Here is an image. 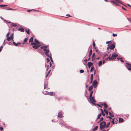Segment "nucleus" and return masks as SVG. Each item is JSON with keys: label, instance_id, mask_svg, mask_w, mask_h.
<instances>
[{"label": "nucleus", "instance_id": "obj_38", "mask_svg": "<svg viewBox=\"0 0 131 131\" xmlns=\"http://www.w3.org/2000/svg\"><path fill=\"white\" fill-rule=\"evenodd\" d=\"M93 47H94V49H95V43L94 42V41H93Z\"/></svg>", "mask_w": 131, "mask_h": 131}, {"label": "nucleus", "instance_id": "obj_4", "mask_svg": "<svg viewBox=\"0 0 131 131\" xmlns=\"http://www.w3.org/2000/svg\"><path fill=\"white\" fill-rule=\"evenodd\" d=\"M43 51H45V53L47 56L48 57L50 56L48 54L49 52V51L48 50L46 49H43Z\"/></svg>", "mask_w": 131, "mask_h": 131}, {"label": "nucleus", "instance_id": "obj_16", "mask_svg": "<svg viewBox=\"0 0 131 131\" xmlns=\"http://www.w3.org/2000/svg\"><path fill=\"white\" fill-rule=\"evenodd\" d=\"M48 95H52L53 94V92H48Z\"/></svg>", "mask_w": 131, "mask_h": 131}, {"label": "nucleus", "instance_id": "obj_39", "mask_svg": "<svg viewBox=\"0 0 131 131\" xmlns=\"http://www.w3.org/2000/svg\"><path fill=\"white\" fill-rule=\"evenodd\" d=\"M80 73H83L84 72V71L83 70H80Z\"/></svg>", "mask_w": 131, "mask_h": 131}, {"label": "nucleus", "instance_id": "obj_45", "mask_svg": "<svg viewBox=\"0 0 131 131\" xmlns=\"http://www.w3.org/2000/svg\"><path fill=\"white\" fill-rule=\"evenodd\" d=\"M9 32H8L7 34L6 35V37H8V36H9Z\"/></svg>", "mask_w": 131, "mask_h": 131}, {"label": "nucleus", "instance_id": "obj_31", "mask_svg": "<svg viewBox=\"0 0 131 131\" xmlns=\"http://www.w3.org/2000/svg\"><path fill=\"white\" fill-rule=\"evenodd\" d=\"M104 111L105 112V113L107 115H108V112L107 111V110H106L105 109H104Z\"/></svg>", "mask_w": 131, "mask_h": 131}, {"label": "nucleus", "instance_id": "obj_7", "mask_svg": "<svg viewBox=\"0 0 131 131\" xmlns=\"http://www.w3.org/2000/svg\"><path fill=\"white\" fill-rule=\"evenodd\" d=\"M93 63L91 62H89L88 63V65L89 68H90L91 67Z\"/></svg>", "mask_w": 131, "mask_h": 131}, {"label": "nucleus", "instance_id": "obj_58", "mask_svg": "<svg viewBox=\"0 0 131 131\" xmlns=\"http://www.w3.org/2000/svg\"><path fill=\"white\" fill-rule=\"evenodd\" d=\"M49 63H50V67H51V65H52V64L51 63V62H50Z\"/></svg>", "mask_w": 131, "mask_h": 131}, {"label": "nucleus", "instance_id": "obj_61", "mask_svg": "<svg viewBox=\"0 0 131 131\" xmlns=\"http://www.w3.org/2000/svg\"><path fill=\"white\" fill-rule=\"evenodd\" d=\"M122 8L123 9L125 10H126V9L125 8H124L123 7H122Z\"/></svg>", "mask_w": 131, "mask_h": 131}, {"label": "nucleus", "instance_id": "obj_6", "mask_svg": "<svg viewBox=\"0 0 131 131\" xmlns=\"http://www.w3.org/2000/svg\"><path fill=\"white\" fill-rule=\"evenodd\" d=\"M97 82L96 80H94L92 83V85L94 86V88H95L96 87L97 85Z\"/></svg>", "mask_w": 131, "mask_h": 131}, {"label": "nucleus", "instance_id": "obj_50", "mask_svg": "<svg viewBox=\"0 0 131 131\" xmlns=\"http://www.w3.org/2000/svg\"><path fill=\"white\" fill-rule=\"evenodd\" d=\"M27 38L25 39L24 40V41L25 42H26L27 41Z\"/></svg>", "mask_w": 131, "mask_h": 131}, {"label": "nucleus", "instance_id": "obj_35", "mask_svg": "<svg viewBox=\"0 0 131 131\" xmlns=\"http://www.w3.org/2000/svg\"><path fill=\"white\" fill-rule=\"evenodd\" d=\"M47 86V84H45L44 85V89H46Z\"/></svg>", "mask_w": 131, "mask_h": 131}, {"label": "nucleus", "instance_id": "obj_11", "mask_svg": "<svg viewBox=\"0 0 131 131\" xmlns=\"http://www.w3.org/2000/svg\"><path fill=\"white\" fill-rule=\"evenodd\" d=\"M35 43H36V44L39 45L40 43L39 42L37 39H35Z\"/></svg>", "mask_w": 131, "mask_h": 131}, {"label": "nucleus", "instance_id": "obj_41", "mask_svg": "<svg viewBox=\"0 0 131 131\" xmlns=\"http://www.w3.org/2000/svg\"><path fill=\"white\" fill-rule=\"evenodd\" d=\"M110 122H109L108 123H107V125H106V127H108L110 125Z\"/></svg>", "mask_w": 131, "mask_h": 131}, {"label": "nucleus", "instance_id": "obj_37", "mask_svg": "<svg viewBox=\"0 0 131 131\" xmlns=\"http://www.w3.org/2000/svg\"><path fill=\"white\" fill-rule=\"evenodd\" d=\"M7 9H8V10H16L15 9H12V8H8Z\"/></svg>", "mask_w": 131, "mask_h": 131}, {"label": "nucleus", "instance_id": "obj_24", "mask_svg": "<svg viewBox=\"0 0 131 131\" xmlns=\"http://www.w3.org/2000/svg\"><path fill=\"white\" fill-rule=\"evenodd\" d=\"M25 31L27 34H29V29H26Z\"/></svg>", "mask_w": 131, "mask_h": 131}, {"label": "nucleus", "instance_id": "obj_33", "mask_svg": "<svg viewBox=\"0 0 131 131\" xmlns=\"http://www.w3.org/2000/svg\"><path fill=\"white\" fill-rule=\"evenodd\" d=\"M101 116V114L100 113L97 116V119H98Z\"/></svg>", "mask_w": 131, "mask_h": 131}, {"label": "nucleus", "instance_id": "obj_57", "mask_svg": "<svg viewBox=\"0 0 131 131\" xmlns=\"http://www.w3.org/2000/svg\"><path fill=\"white\" fill-rule=\"evenodd\" d=\"M111 42V41H107L106 42V43H108V42Z\"/></svg>", "mask_w": 131, "mask_h": 131}, {"label": "nucleus", "instance_id": "obj_43", "mask_svg": "<svg viewBox=\"0 0 131 131\" xmlns=\"http://www.w3.org/2000/svg\"><path fill=\"white\" fill-rule=\"evenodd\" d=\"M31 45H33V46L35 45L36 44V43H35V42H34L31 43Z\"/></svg>", "mask_w": 131, "mask_h": 131}, {"label": "nucleus", "instance_id": "obj_54", "mask_svg": "<svg viewBox=\"0 0 131 131\" xmlns=\"http://www.w3.org/2000/svg\"><path fill=\"white\" fill-rule=\"evenodd\" d=\"M107 117L109 118L110 119H112V118L110 116H107Z\"/></svg>", "mask_w": 131, "mask_h": 131}, {"label": "nucleus", "instance_id": "obj_52", "mask_svg": "<svg viewBox=\"0 0 131 131\" xmlns=\"http://www.w3.org/2000/svg\"><path fill=\"white\" fill-rule=\"evenodd\" d=\"M49 68V66L48 65L47 66V68L46 69L47 71L48 70V69Z\"/></svg>", "mask_w": 131, "mask_h": 131}, {"label": "nucleus", "instance_id": "obj_59", "mask_svg": "<svg viewBox=\"0 0 131 131\" xmlns=\"http://www.w3.org/2000/svg\"><path fill=\"white\" fill-rule=\"evenodd\" d=\"M48 92H46V93H45V95H48Z\"/></svg>", "mask_w": 131, "mask_h": 131}, {"label": "nucleus", "instance_id": "obj_8", "mask_svg": "<svg viewBox=\"0 0 131 131\" xmlns=\"http://www.w3.org/2000/svg\"><path fill=\"white\" fill-rule=\"evenodd\" d=\"M115 47V45L114 44H112L110 47V49L111 50L113 49Z\"/></svg>", "mask_w": 131, "mask_h": 131}, {"label": "nucleus", "instance_id": "obj_29", "mask_svg": "<svg viewBox=\"0 0 131 131\" xmlns=\"http://www.w3.org/2000/svg\"><path fill=\"white\" fill-rule=\"evenodd\" d=\"M50 71H51V70H50L47 73V74L46 76V77H47V76L48 75H49V74L50 73Z\"/></svg>", "mask_w": 131, "mask_h": 131}, {"label": "nucleus", "instance_id": "obj_13", "mask_svg": "<svg viewBox=\"0 0 131 131\" xmlns=\"http://www.w3.org/2000/svg\"><path fill=\"white\" fill-rule=\"evenodd\" d=\"M47 46H41L40 47V48L41 49H46L47 48Z\"/></svg>", "mask_w": 131, "mask_h": 131}, {"label": "nucleus", "instance_id": "obj_32", "mask_svg": "<svg viewBox=\"0 0 131 131\" xmlns=\"http://www.w3.org/2000/svg\"><path fill=\"white\" fill-rule=\"evenodd\" d=\"M93 79V74H92L91 75V81H92Z\"/></svg>", "mask_w": 131, "mask_h": 131}, {"label": "nucleus", "instance_id": "obj_63", "mask_svg": "<svg viewBox=\"0 0 131 131\" xmlns=\"http://www.w3.org/2000/svg\"><path fill=\"white\" fill-rule=\"evenodd\" d=\"M3 45L2 46H1L0 47V48H1L2 49V48H3Z\"/></svg>", "mask_w": 131, "mask_h": 131}, {"label": "nucleus", "instance_id": "obj_14", "mask_svg": "<svg viewBox=\"0 0 131 131\" xmlns=\"http://www.w3.org/2000/svg\"><path fill=\"white\" fill-rule=\"evenodd\" d=\"M18 30L19 31L21 32H23L24 31V29L22 28H19L18 29Z\"/></svg>", "mask_w": 131, "mask_h": 131}, {"label": "nucleus", "instance_id": "obj_12", "mask_svg": "<svg viewBox=\"0 0 131 131\" xmlns=\"http://www.w3.org/2000/svg\"><path fill=\"white\" fill-rule=\"evenodd\" d=\"M58 117L60 118L63 117L61 112H60L58 113Z\"/></svg>", "mask_w": 131, "mask_h": 131}, {"label": "nucleus", "instance_id": "obj_1", "mask_svg": "<svg viewBox=\"0 0 131 131\" xmlns=\"http://www.w3.org/2000/svg\"><path fill=\"white\" fill-rule=\"evenodd\" d=\"M106 125V122L104 121L101 122L100 123V128L101 130L104 128Z\"/></svg>", "mask_w": 131, "mask_h": 131}, {"label": "nucleus", "instance_id": "obj_23", "mask_svg": "<svg viewBox=\"0 0 131 131\" xmlns=\"http://www.w3.org/2000/svg\"><path fill=\"white\" fill-rule=\"evenodd\" d=\"M92 89V86H90L89 89V90L90 91H91Z\"/></svg>", "mask_w": 131, "mask_h": 131}, {"label": "nucleus", "instance_id": "obj_42", "mask_svg": "<svg viewBox=\"0 0 131 131\" xmlns=\"http://www.w3.org/2000/svg\"><path fill=\"white\" fill-rule=\"evenodd\" d=\"M7 5H0V6L3 7V6H7Z\"/></svg>", "mask_w": 131, "mask_h": 131}, {"label": "nucleus", "instance_id": "obj_46", "mask_svg": "<svg viewBox=\"0 0 131 131\" xmlns=\"http://www.w3.org/2000/svg\"><path fill=\"white\" fill-rule=\"evenodd\" d=\"M113 37H115L117 36V35L115 34H113Z\"/></svg>", "mask_w": 131, "mask_h": 131}, {"label": "nucleus", "instance_id": "obj_47", "mask_svg": "<svg viewBox=\"0 0 131 131\" xmlns=\"http://www.w3.org/2000/svg\"><path fill=\"white\" fill-rule=\"evenodd\" d=\"M114 119H112V123L113 124H114Z\"/></svg>", "mask_w": 131, "mask_h": 131}, {"label": "nucleus", "instance_id": "obj_60", "mask_svg": "<svg viewBox=\"0 0 131 131\" xmlns=\"http://www.w3.org/2000/svg\"><path fill=\"white\" fill-rule=\"evenodd\" d=\"M100 110H101V112H102H102H103V110L102 109H100Z\"/></svg>", "mask_w": 131, "mask_h": 131}, {"label": "nucleus", "instance_id": "obj_48", "mask_svg": "<svg viewBox=\"0 0 131 131\" xmlns=\"http://www.w3.org/2000/svg\"><path fill=\"white\" fill-rule=\"evenodd\" d=\"M103 119V117H102L101 118L100 121H101Z\"/></svg>", "mask_w": 131, "mask_h": 131}, {"label": "nucleus", "instance_id": "obj_25", "mask_svg": "<svg viewBox=\"0 0 131 131\" xmlns=\"http://www.w3.org/2000/svg\"><path fill=\"white\" fill-rule=\"evenodd\" d=\"M93 91H92L91 92L90 94V95L89 97H92V94L93 93Z\"/></svg>", "mask_w": 131, "mask_h": 131}, {"label": "nucleus", "instance_id": "obj_3", "mask_svg": "<svg viewBox=\"0 0 131 131\" xmlns=\"http://www.w3.org/2000/svg\"><path fill=\"white\" fill-rule=\"evenodd\" d=\"M90 99V100L91 102L94 105H95V100L93 96L91 97H89Z\"/></svg>", "mask_w": 131, "mask_h": 131}, {"label": "nucleus", "instance_id": "obj_19", "mask_svg": "<svg viewBox=\"0 0 131 131\" xmlns=\"http://www.w3.org/2000/svg\"><path fill=\"white\" fill-rule=\"evenodd\" d=\"M102 61H99V63H98V65L99 66H101L102 64Z\"/></svg>", "mask_w": 131, "mask_h": 131}, {"label": "nucleus", "instance_id": "obj_53", "mask_svg": "<svg viewBox=\"0 0 131 131\" xmlns=\"http://www.w3.org/2000/svg\"><path fill=\"white\" fill-rule=\"evenodd\" d=\"M95 56V54L94 53H93L92 54V58H93V57H94V56Z\"/></svg>", "mask_w": 131, "mask_h": 131}, {"label": "nucleus", "instance_id": "obj_27", "mask_svg": "<svg viewBox=\"0 0 131 131\" xmlns=\"http://www.w3.org/2000/svg\"><path fill=\"white\" fill-rule=\"evenodd\" d=\"M116 1L121 4H122V2L119 0H116Z\"/></svg>", "mask_w": 131, "mask_h": 131}, {"label": "nucleus", "instance_id": "obj_51", "mask_svg": "<svg viewBox=\"0 0 131 131\" xmlns=\"http://www.w3.org/2000/svg\"><path fill=\"white\" fill-rule=\"evenodd\" d=\"M66 16L68 17H71V16L69 14H67Z\"/></svg>", "mask_w": 131, "mask_h": 131}, {"label": "nucleus", "instance_id": "obj_62", "mask_svg": "<svg viewBox=\"0 0 131 131\" xmlns=\"http://www.w3.org/2000/svg\"><path fill=\"white\" fill-rule=\"evenodd\" d=\"M102 115L103 116H104L105 115V114L104 113H103V112H102Z\"/></svg>", "mask_w": 131, "mask_h": 131}, {"label": "nucleus", "instance_id": "obj_28", "mask_svg": "<svg viewBox=\"0 0 131 131\" xmlns=\"http://www.w3.org/2000/svg\"><path fill=\"white\" fill-rule=\"evenodd\" d=\"M104 107L105 108H107L108 106L106 103H104Z\"/></svg>", "mask_w": 131, "mask_h": 131}, {"label": "nucleus", "instance_id": "obj_10", "mask_svg": "<svg viewBox=\"0 0 131 131\" xmlns=\"http://www.w3.org/2000/svg\"><path fill=\"white\" fill-rule=\"evenodd\" d=\"M13 44L15 46H18V44H20V42H17V43H16V42L13 41Z\"/></svg>", "mask_w": 131, "mask_h": 131}, {"label": "nucleus", "instance_id": "obj_34", "mask_svg": "<svg viewBox=\"0 0 131 131\" xmlns=\"http://www.w3.org/2000/svg\"><path fill=\"white\" fill-rule=\"evenodd\" d=\"M94 69V67L93 66H92L91 67V69H90V72H91Z\"/></svg>", "mask_w": 131, "mask_h": 131}, {"label": "nucleus", "instance_id": "obj_18", "mask_svg": "<svg viewBox=\"0 0 131 131\" xmlns=\"http://www.w3.org/2000/svg\"><path fill=\"white\" fill-rule=\"evenodd\" d=\"M98 126H96L95 127V128L93 129L92 130L93 131H95L96 130H97L98 128Z\"/></svg>", "mask_w": 131, "mask_h": 131}, {"label": "nucleus", "instance_id": "obj_5", "mask_svg": "<svg viewBox=\"0 0 131 131\" xmlns=\"http://www.w3.org/2000/svg\"><path fill=\"white\" fill-rule=\"evenodd\" d=\"M126 67L129 70H131V64L126 63Z\"/></svg>", "mask_w": 131, "mask_h": 131}, {"label": "nucleus", "instance_id": "obj_21", "mask_svg": "<svg viewBox=\"0 0 131 131\" xmlns=\"http://www.w3.org/2000/svg\"><path fill=\"white\" fill-rule=\"evenodd\" d=\"M14 34H13L10 37L11 39L13 41V38H14V36H13Z\"/></svg>", "mask_w": 131, "mask_h": 131}, {"label": "nucleus", "instance_id": "obj_26", "mask_svg": "<svg viewBox=\"0 0 131 131\" xmlns=\"http://www.w3.org/2000/svg\"><path fill=\"white\" fill-rule=\"evenodd\" d=\"M12 25L14 27H16L17 26L16 24L15 23H13L12 24Z\"/></svg>", "mask_w": 131, "mask_h": 131}, {"label": "nucleus", "instance_id": "obj_2", "mask_svg": "<svg viewBox=\"0 0 131 131\" xmlns=\"http://www.w3.org/2000/svg\"><path fill=\"white\" fill-rule=\"evenodd\" d=\"M117 56V54L115 53H113L112 54L111 57H110V56L108 57V58H109L110 60L115 59Z\"/></svg>", "mask_w": 131, "mask_h": 131}, {"label": "nucleus", "instance_id": "obj_44", "mask_svg": "<svg viewBox=\"0 0 131 131\" xmlns=\"http://www.w3.org/2000/svg\"><path fill=\"white\" fill-rule=\"evenodd\" d=\"M110 1V2H112V3H113L115 4L116 5H117V4H116V3H115V2H114V1Z\"/></svg>", "mask_w": 131, "mask_h": 131}, {"label": "nucleus", "instance_id": "obj_30", "mask_svg": "<svg viewBox=\"0 0 131 131\" xmlns=\"http://www.w3.org/2000/svg\"><path fill=\"white\" fill-rule=\"evenodd\" d=\"M109 114L110 115L111 117H113L114 116V115L112 114L111 112H109Z\"/></svg>", "mask_w": 131, "mask_h": 131}, {"label": "nucleus", "instance_id": "obj_15", "mask_svg": "<svg viewBox=\"0 0 131 131\" xmlns=\"http://www.w3.org/2000/svg\"><path fill=\"white\" fill-rule=\"evenodd\" d=\"M124 121V120L123 118H119V122H121V123L122 122Z\"/></svg>", "mask_w": 131, "mask_h": 131}, {"label": "nucleus", "instance_id": "obj_9", "mask_svg": "<svg viewBox=\"0 0 131 131\" xmlns=\"http://www.w3.org/2000/svg\"><path fill=\"white\" fill-rule=\"evenodd\" d=\"M39 46H40L39 45H37V44H36L35 45L33 46H32V47L34 48H35V49H37Z\"/></svg>", "mask_w": 131, "mask_h": 131}, {"label": "nucleus", "instance_id": "obj_20", "mask_svg": "<svg viewBox=\"0 0 131 131\" xmlns=\"http://www.w3.org/2000/svg\"><path fill=\"white\" fill-rule=\"evenodd\" d=\"M92 53V50L91 49L90 51L89 54V57H90V56L91 55Z\"/></svg>", "mask_w": 131, "mask_h": 131}, {"label": "nucleus", "instance_id": "obj_40", "mask_svg": "<svg viewBox=\"0 0 131 131\" xmlns=\"http://www.w3.org/2000/svg\"><path fill=\"white\" fill-rule=\"evenodd\" d=\"M46 60H47V62H48L50 61L49 59L48 58H46Z\"/></svg>", "mask_w": 131, "mask_h": 131}, {"label": "nucleus", "instance_id": "obj_49", "mask_svg": "<svg viewBox=\"0 0 131 131\" xmlns=\"http://www.w3.org/2000/svg\"><path fill=\"white\" fill-rule=\"evenodd\" d=\"M0 130H3V128L2 127H0Z\"/></svg>", "mask_w": 131, "mask_h": 131}, {"label": "nucleus", "instance_id": "obj_55", "mask_svg": "<svg viewBox=\"0 0 131 131\" xmlns=\"http://www.w3.org/2000/svg\"><path fill=\"white\" fill-rule=\"evenodd\" d=\"M31 10H30L28 9L27 10V12H31Z\"/></svg>", "mask_w": 131, "mask_h": 131}, {"label": "nucleus", "instance_id": "obj_22", "mask_svg": "<svg viewBox=\"0 0 131 131\" xmlns=\"http://www.w3.org/2000/svg\"><path fill=\"white\" fill-rule=\"evenodd\" d=\"M7 37V40L9 41H10V40L11 39V38H10V37Z\"/></svg>", "mask_w": 131, "mask_h": 131}, {"label": "nucleus", "instance_id": "obj_17", "mask_svg": "<svg viewBox=\"0 0 131 131\" xmlns=\"http://www.w3.org/2000/svg\"><path fill=\"white\" fill-rule=\"evenodd\" d=\"M33 38L32 37L30 38V39H29V42H32L33 41Z\"/></svg>", "mask_w": 131, "mask_h": 131}, {"label": "nucleus", "instance_id": "obj_56", "mask_svg": "<svg viewBox=\"0 0 131 131\" xmlns=\"http://www.w3.org/2000/svg\"><path fill=\"white\" fill-rule=\"evenodd\" d=\"M127 19H128V20L129 21L131 22V19H129L128 18H127Z\"/></svg>", "mask_w": 131, "mask_h": 131}, {"label": "nucleus", "instance_id": "obj_36", "mask_svg": "<svg viewBox=\"0 0 131 131\" xmlns=\"http://www.w3.org/2000/svg\"><path fill=\"white\" fill-rule=\"evenodd\" d=\"M48 57L50 58V60H51V62H53V61L52 58V57H51L50 56H49Z\"/></svg>", "mask_w": 131, "mask_h": 131}, {"label": "nucleus", "instance_id": "obj_64", "mask_svg": "<svg viewBox=\"0 0 131 131\" xmlns=\"http://www.w3.org/2000/svg\"><path fill=\"white\" fill-rule=\"evenodd\" d=\"M109 129H108L107 130H103L102 131H107L109 130Z\"/></svg>", "mask_w": 131, "mask_h": 131}]
</instances>
